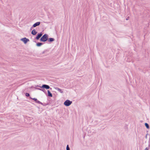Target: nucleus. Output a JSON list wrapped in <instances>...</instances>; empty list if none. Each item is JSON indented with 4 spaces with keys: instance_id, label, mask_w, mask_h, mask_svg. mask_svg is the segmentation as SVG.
<instances>
[{
    "instance_id": "f257e3e1",
    "label": "nucleus",
    "mask_w": 150,
    "mask_h": 150,
    "mask_svg": "<svg viewBox=\"0 0 150 150\" xmlns=\"http://www.w3.org/2000/svg\"><path fill=\"white\" fill-rule=\"evenodd\" d=\"M48 38V35L47 34H45L44 35L40 38L41 41L45 42L46 41Z\"/></svg>"
},
{
    "instance_id": "f03ea898",
    "label": "nucleus",
    "mask_w": 150,
    "mask_h": 150,
    "mask_svg": "<svg viewBox=\"0 0 150 150\" xmlns=\"http://www.w3.org/2000/svg\"><path fill=\"white\" fill-rule=\"evenodd\" d=\"M72 102L69 100H67L64 103V104L67 106H69L71 103Z\"/></svg>"
},
{
    "instance_id": "7ed1b4c3",
    "label": "nucleus",
    "mask_w": 150,
    "mask_h": 150,
    "mask_svg": "<svg viewBox=\"0 0 150 150\" xmlns=\"http://www.w3.org/2000/svg\"><path fill=\"white\" fill-rule=\"evenodd\" d=\"M21 40L23 41L25 44H26L29 41V40L26 38H22Z\"/></svg>"
},
{
    "instance_id": "20e7f679",
    "label": "nucleus",
    "mask_w": 150,
    "mask_h": 150,
    "mask_svg": "<svg viewBox=\"0 0 150 150\" xmlns=\"http://www.w3.org/2000/svg\"><path fill=\"white\" fill-rule=\"evenodd\" d=\"M41 88H45L46 89H48L50 88V86L47 85H43L42 87H41Z\"/></svg>"
},
{
    "instance_id": "39448f33",
    "label": "nucleus",
    "mask_w": 150,
    "mask_h": 150,
    "mask_svg": "<svg viewBox=\"0 0 150 150\" xmlns=\"http://www.w3.org/2000/svg\"><path fill=\"white\" fill-rule=\"evenodd\" d=\"M42 35V34L41 33H40L38 34L36 37V39L37 40H38L41 37V36Z\"/></svg>"
},
{
    "instance_id": "423d86ee",
    "label": "nucleus",
    "mask_w": 150,
    "mask_h": 150,
    "mask_svg": "<svg viewBox=\"0 0 150 150\" xmlns=\"http://www.w3.org/2000/svg\"><path fill=\"white\" fill-rule=\"evenodd\" d=\"M32 99L35 100L36 103H39V104H41V102H40V101L37 100V99L35 98H31Z\"/></svg>"
},
{
    "instance_id": "0eeeda50",
    "label": "nucleus",
    "mask_w": 150,
    "mask_h": 150,
    "mask_svg": "<svg viewBox=\"0 0 150 150\" xmlns=\"http://www.w3.org/2000/svg\"><path fill=\"white\" fill-rule=\"evenodd\" d=\"M40 24V22H37L35 23L34 24V25H33V27H35L36 26L39 25Z\"/></svg>"
},
{
    "instance_id": "6e6552de",
    "label": "nucleus",
    "mask_w": 150,
    "mask_h": 150,
    "mask_svg": "<svg viewBox=\"0 0 150 150\" xmlns=\"http://www.w3.org/2000/svg\"><path fill=\"white\" fill-rule=\"evenodd\" d=\"M37 33V32L34 29L32 31L31 33L33 35H35Z\"/></svg>"
},
{
    "instance_id": "1a4fd4ad",
    "label": "nucleus",
    "mask_w": 150,
    "mask_h": 150,
    "mask_svg": "<svg viewBox=\"0 0 150 150\" xmlns=\"http://www.w3.org/2000/svg\"><path fill=\"white\" fill-rule=\"evenodd\" d=\"M47 93L48 96L51 97H52V94L50 92L49 90L47 91Z\"/></svg>"
},
{
    "instance_id": "9d476101",
    "label": "nucleus",
    "mask_w": 150,
    "mask_h": 150,
    "mask_svg": "<svg viewBox=\"0 0 150 150\" xmlns=\"http://www.w3.org/2000/svg\"><path fill=\"white\" fill-rule=\"evenodd\" d=\"M42 45V43H41L38 42L37 43V45L38 46H40Z\"/></svg>"
},
{
    "instance_id": "9b49d317",
    "label": "nucleus",
    "mask_w": 150,
    "mask_h": 150,
    "mask_svg": "<svg viewBox=\"0 0 150 150\" xmlns=\"http://www.w3.org/2000/svg\"><path fill=\"white\" fill-rule=\"evenodd\" d=\"M145 125L147 128H148V129L149 128V126L148 124L147 123H145Z\"/></svg>"
},
{
    "instance_id": "f8f14e48",
    "label": "nucleus",
    "mask_w": 150,
    "mask_h": 150,
    "mask_svg": "<svg viewBox=\"0 0 150 150\" xmlns=\"http://www.w3.org/2000/svg\"><path fill=\"white\" fill-rule=\"evenodd\" d=\"M57 90L61 93H63V91L60 89L57 88Z\"/></svg>"
},
{
    "instance_id": "ddd939ff",
    "label": "nucleus",
    "mask_w": 150,
    "mask_h": 150,
    "mask_svg": "<svg viewBox=\"0 0 150 150\" xmlns=\"http://www.w3.org/2000/svg\"><path fill=\"white\" fill-rule=\"evenodd\" d=\"M50 42H52L54 41V39L53 38H50L49 39Z\"/></svg>"
},
{
    "instance_id": "4468645a",
    "label": "nucleus",
    "mask_w": 150,
    "mask_h": 150,
    "mask_svg": "<svg viewBox=\"0 0 150 150\" xmlns=\"http://www.w3.org/2000/svg\"><path fill=\"white\" fill-rule=\"evenodd\" d=\"M67 150H70L69 148V147L68 145H67Z\"/></svg>"
},
{
    "instance_id": "2eb2a0df",
    "label": "nucleus",
    "mask_w": 150,
    "mask_h": 150,
    "mask_svg": "<svg viewBox=\"0 0 150 150\" xmlns=\"http://www.w3.org/2000/svg\"><path fill=\"white\" fill-rule=\"evenodd\" d=\"M25 95L27 96H29V94L28 93H26Z\"/></svg>"
},
{
    "instance_id": "dca6fc26",
    "label": "nucleus",
    "mask_w": 150,
    "mask_h": 150,
    "mask_svg": "<svg viewBox=\"0 0 150 150\" xmlns=\"http://www.w3.org/2000/svg\"><path fill=\"white\" fill-rule=\"evenodd\" d=\"M144 150H148L147 148H146Z\"/></svg>"
}]
</instances>
